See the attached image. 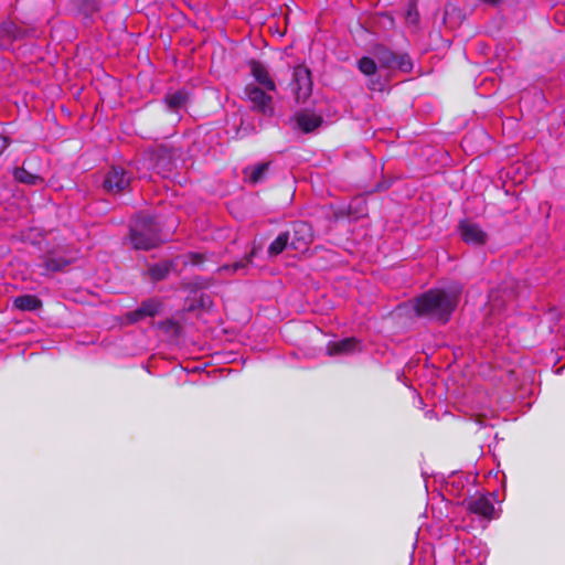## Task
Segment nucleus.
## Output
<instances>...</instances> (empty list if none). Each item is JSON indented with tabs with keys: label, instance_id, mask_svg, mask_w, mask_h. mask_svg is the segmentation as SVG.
Returning <instances> with one entry per match:
<instances>
[{
	"label": "nucleus",
	"instance_id": "obj_1",
	"mask_svg": "<svg viewBox=\"0 0 565 565\" xmlns=\"http://www.w3.org/2000/svg\"><path fill=\"white\" fill-rule=\"evenodd\" d=\"M461 287L455 285L445 289H431L416 298L414 308L418 316L447 322L459 302Z\"/></svg>",
	"mask_w": 565,
	"mask_h": 565
},
{
	"label": "nucleus",
	"instance_id": "obj_2",
	"mask_svg": "<svg viewBox=\"0 0 565 565\" xmlns=\"http://www.w3.org/2000/svg\"><path fill=\"white\" fill-rule=\"evenodd\" d=\"M130 239L136 249H151L160 243L158 224L152 217L142 216L136 220L130 230Z\"/></svg>",
	"mask_w": 565,
	"mask_h": 565
},
{
	"label": "nucleus",
	"instance_id": "obj_3",
	"mask_svg": "<svg viewBox=\"0 0 565 565\" xmlns=\"http://www.w3.org/2000/svg\"><path fill=\"white\" fill-rule=\"evenodd\" d=\"M244 92L254 111L260 113L264 116H271L274 114L273 98L264 89L254 84H248Z\"/></svg>",
	"mask_w": 565,
	"mask_h": 565
},
{
	"label": "nucleus",
	"instance_id": "obj_4",
	"mask_svg": "<svg viewBox=\"0 0 565 565\" xmlns=\"http://www.w3.org/2000/svg\"><path fill=\"white\" fill-rule=\"evenodd\" d=\"M292 90L298 102H305L311 95L312 79L311 72L303 65H298L294 68L292 74Z\"/></svg>",
	"mask_w": 565,
	"mask_h": 565
},
{
	"label": "nucleus",
	"instance_id": "obj_5",
	"mask_svg": "<svg viewBox=\"0 0 565 565\" xmlns=\"http://www.w3.org/2000/svg\"><path fill=\"white\" fill-rule=\"evenodd\" d=\"M131 181L130 174L121 167H111L104 180V189L109 193L125 191Z\"/></svg>",
	"mask_w": 565,
	"mask_h": 565
},
{
	"label": "nucleus",
	"instance_id": "obj_6",
	"mask_svg": "<svg viewBox=\"0 0 565 565\" xmlns=\"http://www.w3.org/2000/svg\"><path fill=\"white\" fill-rule=\"evenodd\" d=\"M313 238L312 228L307 222H295L292 224V234L290 239V247L298 252L308 249Z\"/></svg>",
	"mask_w": 565,
	"mask_h": 565
},
{
	"label": "nucleus",
	"instance_id": "obj_7",
	"mask_svg": "<svg viewBox=\"0 0 565 565\" xmlns=\"http://www.w3.org/2000/svg\"><path fill=\"white\" fill-rule=\"evenodd\" d=\"M461 238L467 244L484 245L488 239V234L477 223L470 221H462L459 224Z\"/></svg>",
	"mask_w": 565,
	"mask_h": 565
},
{
	"label": "nucleus",
	"instance_id": "obj_8",
	"mask_svg": "<svg viewBox=\"0 0 565 565\" xmlns=\"http://www.w3.org/2000/svg\"><path fill=\"white\" fill-rule=\"evenodd\" d=\"M160 311V302L154 299L146 300L141 303V306L136 309L135 311H131L127 313V320L130 323L138 322L146 317H154Z\"/></svg>",
	"mask_w": 565,
	"mask_h": 565
},
{
	"label": "nucleus",
	"instance_id": "obj_9",
	"mask_svg": "<svg viewBox=\"0 0 565 565\" xmlns=\"http://www.w3.org/2000/svg\"><path fill=\"white\" fill-rule=\"evenodd\" d=\"M250 73L256 82L264 87V89L268 92H275L276 85L273 78L269 75L268 70L264 64L257 61H252L249 63Z\"/></svg>",
	"mask_w": 565,
	"mask_h": 565
},
{
	"label": "nucleus",
	"instance_id": "obj_10",
	"mask_svg": "<svg viewBox=\"0 0 565 565\" xmlns=\"http://www.w3.org/2000/svg\"><path fill=\"white\" fill-rule=\"evenodd\" d=\"M468 510L487 519H492L494 514L493 503L484 495L470 500L468 503Z\"/></svg>",
	"mask_w": 565,
	"mask_h": 565
},
{
	"label": "nucleus",
	"instance_id": "obj_11",
	"mask_svg": "<svg viewBox=\"0 0 565 565\" xmlns=\"http://www.w3.org/2000/svg\"><path fill=\"white\" fill-rule=\"evenodd\" d=\"M360 350V342L355 338L342 339L328 345V352L330 355L350 354Z\"/></svg>",
	"mask_w": 565,
	"mask_h": 565
},
{
	"label": "nucleus",
	"instance_id": "obj_12",
	"mask_svg": "<svg viewBox=\"0 0 565 565\" xmlns=\"http://www.w3.org/2000/svg\"><path fill=\"white\" fill-rule=\"evenodd\" d=\"M297 125L299 128L305 132H311L315 129H317L321 122L322 119L320 116L309 113V111H301L297 114L296 116Z\"/></svg>",
	"mask_w": 565,
	"mask_h": 565
},
{
	"label": "nucleus",
	"instance_id": "obj_13",
	"mask_svg": "<svg viewBox=\"0 0 565 565\" xmlns=\"http://www.w3.org/2000/svg\"><path fill=\"white\" fill-rule=\"evenodd\" d=\"M13 306L22 311H35L42 307V301L34 295H23L14 298Z\"/></svg>",
	"mask_w": 565,
	"mask_h": 565
},
{
	"label": "nucleus",
	"instance_id": "obj_14",
	"mask_svg": "<svg viewBox=\"0 0 565 565\" xmlns=\"http://www.w3.org/2000/svg\"><path fill=\"white\" fill-rule=\"evenodd\" d=\"M375 56L383 67L395 68L397 55L394 52L387 50L386 47L379 46L375 49Z\"/></svg>",
	"mask_w": 565,
	"mask_h": 565
},
{
	"label": "nucleus",
	"instance_id": "obj_15",
	"mask_svg": "<svg viewBox=\"0 0 565 565\" xmlns=\"http://www.w3.org/2000/svg\"><path fill=\"white\" fill-rule=\"evenodd\" d=\"M13 175L15 180L25 184L36 185L43 182V179L40 175L30 173L24 168H17Z\"/></svg>",
	"mask_w": 565,
	"mask_h": 565
},
{
	"label": "nucleus",
	"instance_id": "obj_16",
	"mask_svg": "<svg viewBox=\"0 0 565 565\" xmlns=\"http://www.w3.org/2000/svg\"><path fill=\"white\" fill-rule=\"evenodd\" d=\"M290 235L288 232L280 233L276 239L269 245L268 254L270 256H278L287 247Z\"/></svg>",
	"mask_w": 565,
	"mask_h": 565
},
{
	"label": "nucleus",
	"instance_id": "obj_17",
	"mask_svg": "<svg viewBox=\"0 0 565 565\" xmlns=\"http://www.w3.org/2000/svg\"><path fill=\"white\" fill-rule=\"evenodd\" d=\"M512 298V294L501 295L499 291H491L489 295V308L491 312H500L508 299Z\"/></svg>",
	"mask_w": 565,
	"mask_h": 565
},
{
	"label": "nucleus",
	"instance_id": "obj_18",
	"mask_svg": "<svg viewBox=\"0 0 565 565\" xmlns=\"http://www.w3.org/2000/svg\"><path fill=\"white\" fill-rule=\"evenodd\" d=\"M71 262V259L47 255L44 260V267L46 271H58L64 269L67 265H70Z\"/></svg>",
	"mask_w": 565,
	"mask_h": 565
},
{
	"label": "nucleus",
	"instance_id": "obj_19",
	"mask_svg": "<svg viewBox=\"0 0 565 565\" xmlns=\"http://www.w3.org/2000/svg\"><path fill=\"white\" fill-rule=\"evenodd\" d=\"M268 170L267 163H260L245 170V175L250 183H258L262 181Z\"/></svg>",
	"mask_w": 565,
	"mask_h": 565
},
{
	"label": "nucleus",
	"instance_id": "obj_20",
	"mask_svg": "<svg viewBox=\"0 0 565 565\" xmlns=\"http://www.w3.org/2000/svg\"><path fill=\"white\" fill-rule=\"evenodd\" d=\"M172 268V264L164 262L157 264L150 268V275L154 280H161L168 276Z\"/></svg>",
	"mask_w": 565,
	"mask_h": 565
},
{
	"label": "nucleus",
	"instance_id": "obj_21",
	"mask_svg": "<svg viewBox=\"0 0 565 565\" xmlns=\"http://www.w3.org/2000/svg\"><path fill=\"white\" fill-rule=\"evenodd\" d=\"M170 109L175 110L185 104L186 95L183 92H175L166 97Z\"/></svg>",
	"mask_w": 565,
	"mask_h": 565
},
{
	"label": "nucleus",
	"instance_id": "obj_22",
	"mask_svg": "<svg viewBox=\"0 0 565 565\" xmlns=\"http://www.w3.org/2000/svg\"><path fill=\"white\" fill-rule=\"evenodd\" d=\"M358 66H359V70L364 75H367V76L375 74V72L377 70L375 61L367 56L362 57L359 61Z\"/></svg>",
	"mask_w": 565,
	"mask_h": 565
},
{
	"label": "nucleus",
	"instance_id": "obj_23",
	"mask_svg": "<svg viewBox=\"0 0 565 565\" xmlns=\"http://www.w3.org/2000/svg\"><path fill=\"white\" fill-rule=\"evenodd\" d=\"M252 256H253V253L250 254V256L247 259L236 262L233 265H224L222 267H218L217 270L220 273H231V274L237 273V271L246 268L247 264H249L252 262V259H250Z\"/></svg>",
	"mask_w": 565,
	"mask_h": 565
},
{
	"label": "nucleus",
	"instance_id": "obj_24",
	"mask_svg": "<svg viewBox=\"0 0 565 565\" xmlns=\"http://www.w3.org/2000/svg\"><path fill=\"white\" fill-rule=\"evenodd\" d=\"M395 67L403 71L408 72L412 70V62L408 55H397V61L395 63Z\"/></svg>",
	"mask_w": 565,
	"mask_h": 565
},
{
	"label": "nucleus",
	"instance_id": "obj_25",
	"mask_svg": "<svg viewBox=\"0 0 565 565\" xmlns=\"http://www.w3.org/2000/svg\"><path fill=\"white\" fill-rule=\"evenodd\" d=\"M189 257H190V260H191L192 264H194V265L201 264L202 255H200V254H190Z\"/></svg>",
	"mask_w": 565,
	"mask_h": 565
},
{
	"label": "nucleus",
	"instance_id": "obj_26",
	"mask_svg": "<svg viewBox=\"0 0 565 565\" xmlns=\"http://www.w3.org/2000/svg\"><path fill=\"white\" fill-rule=\"evenodd\" d=\"M9 140L6 137L0 136V154L4 151V149L8 147Z\"/></svg>",
	"mask_w": 565,
	"mask_h": 565
},
{
	"label": "nucleus",
	"instance_id": "obj_27",
	"mask_svg": "<svg viewBox=\"0 0 565 565\" xmlns=\"http://www.w3.org/2000/svg\"><path fill=\"white\" fill-rule=\"evenodd\" d=\"M483 561H486V555L481 556V558L478 561V563L482 564Z\"/></svg>",
	"mask_w": 565,
	"mask_h": 565
},
{
	"label": "nucleus",
	"instance_id": "obj_28",
	"mask_svg": "<svg viewBox=\"0 0 565 565\" xmlns=\"http://www.w3.org/2000/svg\"><path fill=\"white\" fill-rule=\"evenodd\" d=\"M0 45H1L2 47H6V46H7V44H6V43H3V42H1V43H0Z\"/></svg>",
	"mask_w": 565,
	"mask_h": 565
}]
</instances>
